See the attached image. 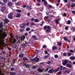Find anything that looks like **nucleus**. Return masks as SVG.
<instances>
[{"label":"nucleus","mask_w":75,"mask_h":75,"mask_svg":"<svg viewBox=\"0 0 75 75\" xmlns=\"http://www.w3.org/2000/svg\"><path fill=\"white\" fill-rule=\"evenodd\" d=\"M67 48H69V45H68V44H67Z\"/></svg>","instance_id":"774afa93"},{"label":"nucleus","mask_w":75,"mask_h":75,"mask_svg":"<svg viewBox=\"0 0 75 75\" xmlns=\"http://www.w3.org/2000/svg\"><path fill=\"white\" fill-rule=\"evenodd\" d=\"M24 54L23 53H20L19 54V58H22L23 57V56Z\"/></svg>","instance_id":"ddd939ff"},{"label":"nucleus","mask_w":75,"mask_h":75,"mask_svg":"<svg viewBox=\"0 0 75 75\" xmlns=\"http://www.w3.org/2000/svg\"><path fill=\"white\" fill-rule=\"evenodd\" d=\"M44 28L45 30L46 29V31L47 33H49L51 31V27L50 26H45Z\"/></svg>","instance_id":"f257e3e1"},{"label":"nucleus","mask_w":75,"mask_h":75,"mask_svg":"<svg viewBox=\"0 0 75 75\" xmlns=\"http://www.w3.org/2000/svg\"><path fill=\"white\" fill-rule=\"evenodd\" d=\"M13 64H14L16 63V59H14L13 61Z\"/></svg>","instance_id":"49530a36"},{"label":"nucleus","mask_w":75,"mask_h":75,"mask_svg":"<svg viewBox=\"0 0 75 75\" xmlns=\"http://www.w3.org/2000/svg\"><path fill=\"white\" fill-rule=\"evenodd\" d=\"M71 23V21L70 20L68 21L67 23V24H70Z\"/></svg>","instance_id":"7c9ffc66"},{"label":"nucleus","mask_w":75,"mask_h":75,"mask_svg":"<svg viewBox=\"0 0 75 75\" xmlns=\"http://www.w3.org/2000/svg\"><path fill=\"white\" fill-rule=\"evenodd\" d=\"M63 39L64 40H65V41H68V38H67V37H64Z\"/></svg>","instance_id":"393cba45"},{"label":"nucleus","mask_w":75,"mask_h":75,"mask_svg":"<svg viewBox=\"0 0 75 75\" xmlns=\"http://www.w3.org/2000/svg\"><path fill=\"white\" fill-rule=\"evenodd\" d=\"M19 31H20V33H21V32H23L24 31V29H19Z\"/></svg>","instance_id":"58836bf2"},{"label":"nucleus","mask_w":75,"mask_h":75,"mask_svg":"<svg viewBox=\"0 0 75 75\" xmlns=\"http://www.w3.org/2000/svg\"><path fill=\"white\" fill-rule=\"evenodd\" d=\"M64 62H62V64L63 65H66L68 63V61L67 60H64Z\"/></svg>","instance_id":"423d86ee"},{"label":"nucleus","mask_w":75,"mask_h":75,"mask_svg":"<svg viewBox=\"0 0 75 75\" xmlns=\"http://www.w3.org/2000/svg\"><path fill=\"white\" fill-rule=\"evenodd\" d=\"M44 5L45 6L47 5V1H46L44 2Z\"/></svg>","instance_id":"2f4dec72"},{"label":"nucleus","mask_w":75,"mask_h":75,"mask_svg":"<svg viewBox=\"0 0 75 75\" xmlns=\"http://www.w3.org/2000/svg\"><path fill=\"white\" fill-rule=\"evenodd\" d=\"M48 58V56H45L44 57V58H45V59H46V58Z\"/></svg>","instance_id":"4c0bfd02"},{"label":"nucleus","mask_w":75,"mask_h":75,"mask_svg":"<svg viewBox=\"0 0 75 75\" xmlns=\"http://www.w3.org/2000/svg\"><path fill=\"white\" fill-rule=\"evenodd\" d=\"M16 11L17 13H21V10H20L16 9L15 10Z\"/></svg>","instance_id":"6ab92c4d"},{"label":"nucleus","mask_w":75,"mask_h":75,"mask_svg":"<svg viewBox=\"0 0 75 75\" xmlns=\"http://www.w3.org/2000/svg\"><path fill=\"white\" fill-rule=\"evenodd\" d=\"M45 53L46 54H48V52L46 50L45 51Z\"/></svg>","instance_id":"e2e57ef3"},{"label":"nucleus","mask_w":75,"mask_h":75,"mask_svg":"<svg viewBox=\"0 0 75 75\" xmlns=\"http://www.w3.org/2000/svg\"><path fill=\"white\" fill-rule=\"evenodd\" d=\"M30 25H35L36 24H35V23H34V22H32L30 23Z\"/></svg>","instance_id":"72a5a7b5"},{"label":"nucleus","mask_w":75,"mask_h":75,"mask_svg":"<svg viewBox=\"0 0 75 75\" xmlns=\"http://www.w3.org/2000/svg\"><path fill=\"white\" fill-rule=\"evenodd\" d=\"M45 18H46V19H47V20H48V18H49V17H48V16H45Z\"/></svg>","instance_id":"de8ad7c7"},{"label":"nucleus","mask_w":75,"mask_h":75,"mask_svg":"<svg viewBox=\"0 0 75 75\" xmlns=\"http://www.w3.org/2000/svg\"><path fill=\"white\" fill-rule=\"evenodd\" d=\"M34 21L36 23H37V22H39L40 21L37 19H36L34 20Z\"/></svg>","instance_id":"b1692460"},{"label":"nucleus","mask_w":75,"mask_h":75,"mask_svg":"<svg viewBox=\"0 0 75 75\" xmlns=\"http://www.w3.org/2000/svg\"><path fill=\"white\" fill-rule=\"evenodd\" d=\"M62 68H63V67H62V66H61L60 69V70H62Z\"/></svg>","instance_id":"864d4df0"},{"label":"nucleus","mask_w":75,"mask_h":75,"mask_svg":"<svg viewBox=\"0 0 75 75\" xmlns=\"http://www.w3.org/2000/svg\"><path fill=\"white\" fill-rule=\"evenodd\" d=\"M22 25H23V26L25 27V25H26V24H25V23H23L22 24Z\"/></svg>","instance_id":"8fccbe9b"},{"label":"nucleus","mask_w":75,"mask_h":75,"mask_svg":"<svg viewBox=\"0 0 75 75\" xmlns=\"http://www.w3.org/2000/svg\"><path fill=\"white\" fill-rule=\"evenodd\" d=\"M22 46V47H23V48H24V47H25V44L23 45Z\"/></svg>","instance_id":"6e6d98bb"},{"label":"nucleus","mask_w":75,"mask_h":75,"mask_svg":"<svg viewBox=\"0 0 75 75\" xmlns=\"http://www.w3.org/2000/svg\"><path fill=\"white\" fill-rule=\"evenodd\" d=\"M62 45V42H57V45H59V46H61V45Z\"/></svg>","instance_id":"412c9836"},{"label":"nucleus","mask_w":75,"mask_h":75,"mask_svg":"<svg viewBox=\"0 0 75 75\" xmlns=\"http://www.w3.org/2000/svg\"><path fill=\"white\" fill-rule=\"evenodd\" d=\"M25 38L24 36H22L21 37V41H23Z\"/></svg>","instance_id":"9b49d317"},{"label":"nucleus","mask_w":75,"mask_h":75,"mask_svg":"<svg viewBox=\"0 0 75 75\" xmlns=\"http://www.w3.org/2000/svg\"><path fill=\"white\" fill-rule=\"evenodd\" d=\"M23 61H28V59L25 57H24L23 58Z\"/></svg>","instance_id":"5701e85b"},{"label":"nucleus","mask_w":75,"mask_h":75,"mask_svg":"<svg viewBox=\"0 0 75 75\" xmlns=\"http://www.w3.org/2000/svg\"><path fill=\"white\" fill-rule=\"evenodd\" d=\"M63 16H64V17H65L66 16H67V13H64L63 14Z\"/></svg>","instance_id":"c03bdc74"},{"label":"nucleus","mask_w":75,"mask_h":75,"mask_svg":"<svg viewBox=\"0 0 75 75\" xmlns=\"http://www.w3.org/2000/svg\"><path fill=\"white\" fill-rule=\"evenodd\" d=\"M51 61H47V64H48L49 65H50V64H51Z\"/></svg>","instance_id":"473e14b6"},{"label":"nucleus","mask_w":75,"mask_h":75,"mask_svg":"<svg viewBox=\"0 0 75 75\" xmlns=\"http://www.w3.org/2000/svg\"><path fill=\"white\" fill-rule=\"evenodd\" d=\"M30 28L29 27L27 28L26 29V30L27 31H30Z\"/></svg>","instance_id":"c85d7f7f"},{"label":"nucleus","mask_w":75,"mask_h":75,"mask_svg":"<svg viewBox=\"0 0 75 75\" xmlns=\"http://www.w3.org/2000/svg\"><path fill=\"white\" fill-rule=\"evenodd\" d=\"M32 68H33L34 69H36V66H34L32 67Z\"/></svg>","instance_id":"5fc2aeb1"},{"label":"nucleus","mask_w":75,"mask_h":75,"mask_svg":"<svg viewBox=\"0 0 75 75\" xmlns=\"http://www.w3.org/2000/svg\"><path fill=\"white\" fill-rule=\"evenodd\" d=\"M55 17L54 16H53L52 15H50V17Z\"/></svg>","instance_id":"052dcab7"},{"label":"nucleus","mask_w":75,"mask_h":75,"mask_svg":"<svg viewBox=\"0 0 75 75\" xmlns=\"http://www.w3.org/2000/svg\"><path fill=\"white\" fill-rule=\"evenodd\" d=\"M26 6H27L26 5H24L23 6V8H25V7H26Z\"/></svg>","instance_id":"13d9d810"},{"label":"nucleus","mask_w":75,"mask_h":75,"mask_svg":"<svg viewBox=\"0 0 75 75\" xmlns=\"http://www.w3.org/2000/svg\"><path fill=\"white\" fill-rule=\"evenodd\" d=\"M11 71H14L15 70V68L13 67H11Z\"/></svg>","instance_id":"c756f323"},{"label":"nucleus","mask_w":75,"mask_h":75,"mask_svg":"<svg viewBox=\"0 0 75 75\" xmlns=\"http://www.w3.org/2000/svg\"><path fill=\"white\" fill-rule=\"evenodd\" d=\"M4 21L5 23H8L10 22V20L7 19V18H6L4 19Z\"/></svg>","instance_id":"1a4fd4ad"},{"label":"nucleus","mask_w":75,"mask_h":75,"mask_svg":"<svg viewBox=\"0 0 75 75\" xmlns=\"http://www.w3.org/2000/svg\"><path fill=\"white\" fill-rule=\"evenodd\" d=\"M6 10V7L2 6L1 8V10L2 12H4V11Z\"/></svg>","instance_id":"9d476101"},{"label":"nucleus","mask_w":75,"mask_h":75,"mask_svg":"<svg viewBox=\"0 0 75 75\" xmlns=\"http://www.w3.org/2000/svg\"><path fill=\"white\" fill-rule=\"evenodd\" d=\"M55 22L56 23V24H58V20H56L55 21Z\"/></svg>","instance_id":"f704fd0d"},{"label":"nucleus","mask_w":75,"mask_h":75,"mask_svg":"<svg viewBox=\"0 0 75 75\" xmlns=\"http://www.w3.org/2000/svg\"><path fill=\"white\" fill-rule=\"evenodd\" d=\"M43 48H47V46L46 45H44L42 46Z\"/></svg>","instance_id":"e433bc0d"},{"label":"nucleus","mask_w":75,"mask_h":75,"mask_svg":"<svg viewBox=\"0 0 75 75\" xmlns=\"http://www.w3.org/2000/svg\"><path fill=\"white\" fill-rule=\"evenodd\" d=\"M16 73L14 72H11L10 75H15Z\"/></svg>","instance_id":"4be33fe9"},{"label":"nucleus","mask_w":75,"mask_h":75,"mask_svg":"<svg viewBox=\"0 0 75 75\" xmlns=\"http://www.w3.org/2000/svg\"><path fill=\"white\" fill-rule=\"evenodd\" d=\"M8 50L10 51H11V48L10 47H8Z\"/></svg>","instance_id":"603ef678"},{"label":"nucleus","mask_w":75,"mask_h":75,"mask_svg":"<svg viewBox=\"0 0 75 75\" xmlns=\"http://www.w3.org/2000/svg\"><path fill=\"white\" fill-rule=\"evenodd\" d=\"M71 55H72V53H69V52L67 53L68 57H70V56H71Z\"/></svg>","instance_id":"bb28decb"},{"label":"nucleus","mask_w":75,"mask_h":75,"mask_svg":"<svg viewBox=\"0 0 75 75\" xmlns=\"http://www.w3.org/2000/svg\"><path fill=\"white\" fill-rule=\"evenodd\" d=\"M52 50H55L57 49V47L56 46H54L52 47Z\"/></svg>","instance_id":"2eb2a0df"},{"label":"nucleus","mask_w":75,"mask_h":75,"mask_svg":"<svg viewBox=\"0 0 75 75\" xmlns=\"http://www.w3.org/2000/svg\"><path fill=\"white\" fill-rule=\"evenodd\" d=\"M50 21H51L50 20V19H47V22H48V23H50Z\"/></svg>","instance_id":"bf43d9fd"},{"label":"nucleus","mask_w":75,"mask_h":75,"mask_svg":"<svg viewBox=\"0 0 75 75\" xmlns=\"http://www.w3.org/2000/svg\"><path fill=\"white\" fill-rule=\"evenodd\" d=\"M23 67L25 66L26 68H27L30 67V65H29L28 64H27L26 63H25V64H23Z\"/></svg>","instance_id":"0eeeda50"},{"label":"nucleus","mask_w":75,"mask_h":75,"mask_svg":"<svg viewBox=\"0 0 75 75\" xmlns=\"http://www.w3.org/2000/svg\"><path fill=\"white\" fill-rule=\"evenodd\" d=\"M75 3H72L71 4V8H73V7H75Z\"/></svg>","instance_id":"f3484780"},{"label":"nucleus","mask_w":75,"mask_h":75,"mask_svg":"<svg viewBox=\"0 0 75 75\" xmlns=\"http://www.w3.org/2000/svg\"><path fill=\"white\" fill-rule=\"evenodd\" d=\"M54 58H58V56L57 54H55L54 55Z\"/></svg>","instance_id":"c9c22d12"},{"label":"nucleus","mask_w":75,"mask_h":75,"mask_svg":"<svg viewBox=\"0 0 75 75\" xmlns=\"http://www.w3.org/2000/svg\"><path fill=\"white\" fill-rule=\"evenodd\" d=\"M40 4H38V3H36V6H40Z\"/></svg>","instance_id":"69168bd1"},{"label":"nucleus","mask_w":75,"mask_h":75,"mask_svg":"<svg viewBox=\"0 0 75 75\" xmlns=\"http://www.w3.org/2000/svg\"><path fill=\"white\" fill-rule=\"evenodd\" d=\"M38 54V50H36L35 54Z\"/></svg>","instance_id":"a878e982"},{"label":"nucleus","mask_w":75,"mask_h":75,"mask_svg":"<svg viewBox=\"0 0 75 75\" xmlns=\"http://www.w3.org/2000/svg\"><path fill=\"white\" fill-rule=\"evenodd\" d=\"M69 52H74V51L72 50H69Z\"/></svg>","instance_id":"a18cd8bd"},{"label":"nucleus","mask_w":75,"mask_h":75,"mask_svg":"<svg viewBox=\"0 0 75 75\" xmlns=\"http://www.w3.org/2000/svg\"><path fill=\"white\" fill-rule=\"evenodd\" d=\"M63 56H64V57H66V56H67V54L66 53H63Z\"/></svg>","instance_id":"37998d69"},{"label":"nucleus","mask_w":75,"mask_h":75,"mask_svg":"<svg viewBox=\"0 0 75 75\" xmlns=\"http://www.w3.org/2000/svg\"><path fill=\"white\" fill-rule=\"evenodd\" d=\"M70 58L71 60H74L75 59V57H70Z\"/></svg>","instance_id":"cd10ccee"},{"label":"nucleus","mask_w":75,"mask_h":75,"mask_svg":"<svg viewBox=\"0 0 75 75\" xmlns=\"http://www.w3.org/2000/svg\"><path fill=\"white\" fill-rule=\"evenodd\" d=\"M64 1L65 3H67L68 2V0H64Z\"/></svg>","instance_id":"0e129e2a"},{"label":"nucleus","mask_w":75,"mask_h":75,"mask_svg":"<svg viewBox=\"0 0 75 75\" xmlns=\"http://www.w3.org/2000/svg\"><path fill=\"white\" fill-rule=\"evenodd\" d=\"M3 1L4 2V3H6L7 1V0H3Z\"/></svg>","instance_id":"3c124183"},{"label":"nucleus","mask_w":75,"mask_h":75,"mask_svg":"<svg viewBox=\"0 0 75 75\" xmlns=\"http://www.w3.org/2000/svg\"><path fill=\"white\" fill-rule=\"evenodd\" d=\"M21 17V15L20 13H17L16 14V18H19V17Z\"/></svg>","instance_id":"4468645a"},{"label":"nucleus","mask_w":75,"mask_h":75,"mask_svg":"<svg viewBox=\"0 0 75 75\" xmlns=\"http://www.w3.org/2000/svg\"><path fill=\"white\" fill-rule=\"evenodd\" d=\"M3 43H4V40H3V37H2L0 38V47H1L2 44H3Z\"/></svg>","instance_id":"20e7f679"},{"label":"nucleus","mask_w":75,"mask_h":75,"mask_svg":"<svg viewBox=\"0 0 75 75\" xmlns=\"http://www.w3.org/2000/svg\"><path fill=\"white\" fill-rule=\"evenodd\" d=\"M60 68V67H59L57 68V69H56L55 70H53V69H50L49 71L48 72V73H50V74H51L52 72H56L58 71V70H59V69Z\"/></svg>","instance_id":"f03ea898"},{"label":"nucleus","mask_w":75,"mask_h":75,"mask_svg":"<svg viewBox=\"0 0 75 75\" xmlns=\"http://www.w3.org/2000/svg\"><path fill=\"white\" fill-rule=\"evenodd\" d=\"M38 3H40L41 2V0H36Z\"/></svg>","instance_id":"680f3d73"},{"label":"nucleus","mask_w":75,"mask_h":75,"mask_svg":"<svg viewBox=\"0 0 75 75\" xmlns=\"http://www.w3.org/2000/svg\"><path fill=\"white\" fill-rule=\"evenodd\" d=\"M17 1V0H12V1L13 2H16Z\"/></svg>","instance_id":"4d7b16f0"},{"label":"nucleus","mask_w":75,"mask_h":75,"mask_svg":"<svg viewBox=\"0 0 75 75\" xmlns=\"http://www.w3.org/2000/svg\"><path fill=\"white\" fill-rule=\"evenodd\" d=\"M37 58V57H35L34 59H31V61H32L33 62H34V61H35V62H38L39 61V58Z\"/></svg>","instance_id":"7ed1b4c3"},{"label":"nucleus","mask_w":75,"mask_h":75,"mask_svg":"<svg viewBox=\"0 0 75 75\" xmlns=\"http://www.w3.org/2000/svg\"><path fill=\"white\" fill-rule=\"evenodd\" d=\"M3 22H1L0 23V28H3Z\"/></svg>","instance_id":"aec40b11"},{"label":"nucleus","mask_w":75,"mask_h":75,"mask_svg":"<svg viewBox=\"0 0 75 75\" xmlns=\"http://www.w3.org/2000/svg\"><path fill=\"white\" fill-rule=\"evenodd\" d=\"M13 13L11 12L9 13L8 15V18L9 19H13V16L12 15H13Z\"/></svg>","instance_id":"39448f33"},{"label":"nucleus","mask_w":75,"mask_h":75,"mask_svg":"<svg viewBox=\"0 0 75 75\" xmlns=\"http://www.w3.org/2000/svg\"><path fill=\"white\" fill-rule=\"evenodd\" d=\"M66 67L69 68H72V65L69 63H67L66 65Z\"/></svg>","instance_id":"6e6552de"},{"label":"nucleus","mask_w":75,"mask_h":75,"mask_svg":"<svg viewBox=\"0 0 75 75\" xmlns=\"http://www.w3.org/2000/svg\"><path fill=\"white\" fill-rule=\"evenodd\" d=\"M32 38L33 39V40H37L38 39L36 38V36L35 35H33L32 36Z\"/></svg>","instance_id":"f8f14e48"},{"label":"nucleus","mask_w":75,"mask_h":75,"mask_svg":"<svg viewBox=\"0 0 75 75\" xmlns=\"http://www.w3.org/2000/svg\"><path fill=\"white\" fill-rule=\"evenodd\" d=\"M72 13L73 14H75V11H74V10H72Z\"/></svg>","instance_id":"09e8293b"},{"label":"nucleus","mask_w":75,"mask_h":75,"mask_svg":"<svg viewBox=\"0 0 75 75\" xmlns=\"http://www.w3.org/2000/svg\"><path fill=\"white\" fill-rule=\"evenodd\" d=\"M44 21H42V22L40 24V25L41 26H42V25H43V24H44Z\"/></svg>","instance_id":"79ce46f5"},{"label":"nucleus","mask_w":75,"mask_h":75,"mask_svg":"<svg viewBox=\"0 0 75 75\" xmlns=\"http://www.w3.org/2000/svg\"><path fill=\"white\" fill-rule=\"evenodd\" d=\"M68 26H66V27L65 28V30H68Z\"/></svg>","instance_id":"ea45409f"},{"label":"nucleus","mask_w":75,"mask_h":75,"mask_svg":"<svg viewBox=\"0 0 75 75\" xmlns=\"http://www.w3.org/2000/svg\"><path fill=\"white\" fill-rule=\"evenodd\" d=\"M2 54H5V52L4 51H2Z\"/></svg>","instance_id":"338daca9"},{"label":"nucleus","mask_w":75,"mask_h":75,"mask_svg":"<svg viewBox=\"0 0 75 75\" xmlns=\"http://www.w3.org/2000/svg\"><path fill=\"white\" fill-rule=\"evenodd\" d=\"M38 71L40 72H43V70L41 69L40 68H39L38 69Z\"/></svg>","instance_id":"dca6fc26"},{"label":"nucleus","mask_w":75,"mask_h":75,"mask_svg":"<svg viewBox=\"0 0 75 75\" xmlns=\"http://www.w3.org/2000/svg\"><path fill=\"white\" fill-rule=\"evenodd\" d=\"M20 4V2H17L16 4V5L17 6H19Z\"/></svg>","instance_id":"a19ab883"},{"label":"nucleus","mask_w":75,"mask_h":75,"mask_svg":"<svg viewBox=\"0 0 75 75\" xmlns=\"http://www.w3.org/2000/svg\"><path fill=\"white\" fill-rule=\"evenodd\" d=\"M8 6H12V3L11 2H8Z\"/></svg>","instance_id":"a211bd4d"}]
</instances>
